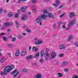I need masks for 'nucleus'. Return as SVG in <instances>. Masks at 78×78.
<instances>
[{"label": "nucleus", "instance_id": "obj_1", "mask_svg": "<svg viewBox=\"0 0 78 78\" xmlns=\"http://www.w3.org/2000/svg\"><path fill=\"white\" fill-rule=\"evenodd\" d=\"M73 23L74 24H75V23H76V22L75 21V19H74L73 21H70L69 22V24L67 25L68 27H71L72 26V25H73Z\"/></svg>", "mask_w": 78, "mask_h": 78}, {"label": "nucleus", "instance_id": "obj_2", "mask_svg": "<svg viewBox=\"0 0 78 78\" xmlns=\"http://www.w3.org/2000/svg\"><path fill=\"white\" fill-rule=\"evenodd\" d=\"M27 7L26 6H24L22 7H21V9L20 10H19L18 11V12L19 13L21 11H22V12H23V11H26V10L27 9Z\"/></svg>", "mask_w": 78, "mask_h": 78}, {"label": "nucleus", "instance_id": "obj_3", "mask_svg": "<svg viewBox=\"0 0 78 78\" xmlns=\"http://www.w3.org/2000/svg\"><path fill=\"white\" fill-rule=\"evenodd\" d=\"M14 68V66L12 65L10 66H9V68L7 70L8 72H11V71L13 69V68Z\"/></svg>", "mask_w": 78, "mask_h": 78}, {"label": "nucleus", "instance_id": "obj_4", "mask_svg": "<svg viewBox=\"0 0 78 78\" xmlns=\"http://www.w3.org/2000/svg\"><path fill=\"white\" fill-rule=\"evenodd\" d=\"M68 14L69 15V17L70 18H72V17H74V16L75 15V12H69Z\"/></svg>", "mask_w": 78, "mask_h": 78}, {"label": "nucleus", "instance_id": "obj_5", "mask_svg": "<svg viewBox=\"0 0 78 78\" xmlns=\"http://www.w3.org/2000/svg\"><path fill=\"white\" fill-rule=\"evenodd\" d=\"M47 16L46 15H45L44 14H41V16H39L40 18H41L43 20H45L46 19V18L47 17Z\"/></svg>", "mask_w": 78, "mask_h": 78}, {"label": "nucleus", "instance_id": "obj_6", "mask_svg": "<svg viewBox=\"0 0 78 78\" xmlns=\"http://www.w3.org/2000/svg\"><path fill=\"white\" fill-rule=\"evenodd\" d=\"M28 19V17L25 15H23V17L21 18V20H25Z\"/></svg>", "mask_w": 78, "mask_h": 78}, {"label": "nucleus", "instance_id": "obj_7", "mask_svg": "<svg viewBox=\"0 0 78 78\" xmlns=\"http://www.w3.org/2000/svg\"><path fill=\"white\" fill-rule=\"evenodd\" d=\"M47 16V17H51V18H54L55 16L54 15H53V14L51 13H48V15H46Z\"/></svg>", "mask_w": 78, "mask_h": 78}, {"label": "nucleus", "instance_id": "obj_8", "mask_svg": "<svg viewBox=\"0 0 78 78\" xmlns=\"http://www.w3.org/2000/svg\"><path fill=\"white\" fill-rule=\"evenodd\" d=\"M35 78H42V75L41 74H37L35 76Z\"/></svg>", "mask_w": 78, "mask_h": 78}, {"label": "nucleus", "instance_id": "obj_9", "mask_svg": "<svg viewBox=\"0 0 78 78\" xmlns=\"http://www.w3.org/2000/svg\"><path fill=\"white\" fill-rule=\"evenodd\" d=\"M8 67H9V66H5V68L3 70L4 72H5V73H10V72H8Z\"/></svg>", "mask_w": 78, "mask_h": 78}, {"label": "nucleus", "instance_id": "obj_10", "mask_svg": "<svg viewBox=\"0 0 78 78\" xmlns=\"http://www.w3.org/2000/svg\"><path fill=\"white\" fill-rule=\"evenodd\" d=\"M20 55L21 56H23L27 55V52H25L24 51H22L20 53Z\"/></svg>", "mask_w": 78, "mask_h": 78}, {"label": "nucleus", "instance_id": "obj_11", "mask_svg": "<svg viewBox=\"0 0 78 78\" xmlns=\"http://www.w3.org/2000/svg\"><path fill=\"white\" fill-rule=\"evenodd\" d=\"M56 56V54L54 52H52V58L54 59L55 57Z\"/></svg>", "mask_w": 78, "mask_h": 78}, {"label": "nucleus", "instance_id": "obj_12", "mask_svg": "<svg viewBox=\"0 0 78 78\" xmlns=\"http://www.w3.org/2000/svg\"><path fill=\"white\" fill-rule=\"evenodd\" d=\"M42 43V40H40L37 41L35 42V44L36 45H38L39 44H41Z\"/></svg>", "mask_w": 78, "mask_h": 78}, {"label": "nucleus", "instance_id": "obj_13", "mask_svg": "<svg viewBox=\"0 0 78 78\" xmlns=\"http://www.w3.org/2000/svg\"><path fill=\"white\" fill-rule=\"evenodd\" d=\"M35 21L36 22H38V23H39L40 22H42V20L41 18H38L35 20Z\"/></svg>", "mask_w": 78, "mask_h": 78}, {"label": "nucleus", "instance_id": "obj_14", "mask_svg": "<svg viewBox=\"0 0 78 78\" xmlns=\"http://www.w3.org/2000/svg\"><path fill=\"white\" fill-rule=\"evenodd\" d=\"M21 71V72H28V70L27 69L22 68Z\"/></svg>", "mask_w": 78, "mask_h": 78}, {"label": "nucleus", "instance_id": "obj_15", "mask_svg": "<svg viewBox=\"0 0 78 78\" xmlns=\"http://www.w3.org/2000/svg\"><path fill=\"white\" fill-rule=\"evenodd\" d=\"M33 56L32 55H29L27 57H26V59H27V60H29V59H32V58H33Z\"/></svg>", "mask_w": 78, "mask_h": 78}, {"label": "nucleus", "instance_id": "obj_16", "mask_svg": "<svg viewBox=\"0 0 78 78\" xmlns=\"http://www.w3.org/2000/svg\"><path fill=\"white\" fill-rule=\"evenodd\" d=\"M73 37L72 35H70V36H69L68 38V42H70V40H72V39H73Z\"/></svg>", "mask_w": 78, "mask_h": 78}, {"label": "nucleus", "instance_id": "obj_17", "mask_svg": "<svg viewBox=\"0 0 78 78\" xmlns=\"http://www.w3.org/2000/svg\"><path fill=\"white\" fill-rule=\"evenodd\" d=\"M1 62H3L6 61V58L5 57H3L2 58L0 59Z\"/></svg>", "mask_w": 78, "mask_h": 78}, {"label": "nucleus", "instance_id": "obj_18", "mask_svg": "<svg viewBox=\"0 0 78 78\" xmlns=\"http://www.w3.org/2000/svg\"><path fill=\"white\" fill-rule=\"evenodd\" d=\"M6 73H5V72L4 73V72H2L1 73V75H8V74Z\"/></svg>", "mask_w": 78, "mask_h": 78}, {"label": "nucleus", "instance_id": "obj_19", "mask_svg": "<svg viewBox=\"0 0 78 78\" xmlns=\"http://www.w3.org/2000/svg\"><path fill=\"white\" fill-rule=\"evenodd\" d=\"M39 61L40 62H41V64H44V63L45 62V61H44V58H41L40 59Z\"/></svg>", "mask_w": 78, "mask_h": 78}, {"label": "nucleus", "instance_id": "obj_20", "mask_svg": "<svg viewBox=\"0 0 78 78\" xmlns=\"http://www.w3.org/2000/svg\"><path fill=\"white\" fill-rule=\"evenodd\" d=\"M60 49H64L65 48V47L64 46V44L60 45L59 46Z\"/></svg>", "mask_w": 78, "mask_h": 78}, {"label": "nucleus", "instance_id": "obj_21", "mask_svg": "<svg viewBox=\"0 0 78 78\" xmlns=\"http://www.w3.org/2000/svg\"><path fill=\"white\" fill-rule=\"evenodd\" d=\"M67 62L64 61L62 63V66H66L67 64Z\"/></svg>", "mask_w": 78, "mask_h": 78}, {"label": "nucleus", "instance_id": "obj_22", "mask_svg": "<svg viewBox=\"0 0 78 78\" xmlns=\"http://www.w3.org/2000/svg\"><path fill=\"white\" fill-rule=\"evenodd\" d=\"M39 52H38L34 56V58H38V57H39Z\"/></svg>", "mask_w": 78, "mask_h": 78}, {"label": "nucleus", "instance_id": "obj_23", "mask_svg": "<svg viewBox=\"0 0 78 78\" xmlns=\"http://www.w3.org/2000/svg\"><path fill=\"white\" fill-rule=\"evenodd\" d=\"M19 53H20L19 50H18V51H16L15 53L16 56H19Z\"/></svg>", "mask_w": 78, "mask_h": 78}, {"label": "nucleus", "instance_id": "obj_24", "mask_svg": "<svg viewBox=\"0 0 78 78\" xmlns=\"http://www.w3.org/2000/svg\"><path fill=\"white\" fill-rule=\"evenodd\" d=\"M15 23L16 24V27L18 28V27H20V24H19V23L17 21L15 22Z\"/></svg>", "mask_w": 78, "mask_h": 78}, {"label": "nucleus", "instance_id": "obj_25", "mask_svg": "<svg viewBox=\"0 0 78 78\" xmlns=\"http://www.w3.org/2000/svg\"><path fill=\"white\" fill-rule=\"evenodd\" d=\"M10 24V23H9V22H7L5 23L4 24L5 25H6V27H8L9 26Z\"/></svg>", "mask_w": 78, "mask_h": 78}, {"label": "nucleus", "instance_id": "obj_26", "mask_svg": "<svg viewBox=\"0 0 78 78\" xmlns=\"http://www.w3.org/2000/svg\"><path fill=\"white\" fill-rule=\"evenodd\" d=\"M57 24H58L59 25V29H61V27H60V26L62 24V22H59L57 23Z\"/></svg>", "mask_w": 78, "mask_h": 78}, {"label": "nucleus", "instance_id": "obj_27", "mask_svg": "<svg viewBox=\"0 0 78 78\" xmlns=\"http://www.w3.org/2000/svg\"><path fill=\"white\" fill-rule=\"evenodd\" d=\"M44 54V51H41V57H43Z\"/></svg>", "mask_w": 78, "mask_h": 78}, {"label": "nucleus", "instance_id": "obj_28", "mask_svg": "<svg viewBox=\"0 0 78 78\" xmlns=\"http://www.w3.org/2000/svg\"><path fill=\"white\" fill-rule=\"evenodd\" d=\"M48 11L47 9H44L43 10V12L44 14H48Z\"/></svg>", "mask_w": 78, "mask_h": 78}, {"label": "nucleus", "instance_id": "obj_29", "mask_svg": "<svg viewBox=\"0 0 78 78\" xmlns=\"http://www.w3.org/2000/svg\"><path fill=\"white\" fill-rule=\"evenodd\" d=\"M14 17H15V18H17V17H19V14L15 13L14 14Z\"/></svg>", "mask_w": 78, "mask_h": 78}, {"label": "nucleus", "instance_id": "obj_30", "mask_svg": "<svg viewBox=\"0 0 78 78\" xmlns=\"http://www.w3.org/2000/svg\"><path fill=\"white\" fill-rule=\"evenodd\" d=\"M8 16L9 17H11L12 16V14H11V12H9L8 14Z\"/></svg>", "mask_w": 78, "mask_h": 78}, {"label": "nucleus", "instance_id": "obj_31", "mask_svg": "<svg viewBox=\"0 0 78 78\" xmlns=\"http://www.w3.org/2000/svg\"><path fill=\"white\" fill-rule=\"evenodd\" d=\"M57 74L59 75L58 77H61V76H62L63 74L62 73H57Z\"/></svg>", "mask_w": 78, "mask_h": 78}, {"label": "nucleus", "instance_id": "obj_32", "mask_svg": "<svg viewBox=\"0 0 78 78\" xmlns=\"http://www.w3.org/2000/svg\"><path fill=\"white\" fill-rule=\"evenodd\" d=\"M49 55H46V56H44V58L46 60H47L48 59V58H49Z\"/></svg>", "mask_w": 78, "mask_h": 78}, {"label": "nucleus", "instance_id": "obj_33", "mask_svg": "<svg viewBox=\"0 0 78 78\" xmlns=\"http://www.w3.org/2000/svg\"><path fill=\"white\" fill-rule=\"evenodd\" d=\"M3 40L4 41H7V38H6V37H3Z\"/></svg>", "mask_w": 78, "mask_h": 78}, {"label": "nucleus", "instance_id": "obj_34", "mask_svg": "<svg viewBox=\"0 0 78 78\" xmlns=\"http://www.w3.org/2000/svg\"><path fill=\"white\" fill-rule=\"evenodd\" d=\"M26 31H27V32H28V33H31V30L29 29H26Z\"/></svg>", "mask_w": 78, "mask_h": 78}, {"label": "nucleus", "instance_id": "obj_35", "mask_svg": "<svg viewBox=\"0 0 78 78\" xmlns=\"http://www.w3.org/2000/svg\"><path fill=\"white\" fill-rule=\"evenodd\" d=\"M15 41H16V38L15 37H13L12 40V42H14Z\"/></svg>", "mask_w": 78, "mask_h": 78}, {"label": "nucleus", "instance_id": "obj_36", "mask_svg": "<svg viewBox=\"0 0 78 78\" xmlns=\"http://www.w3.org/2000/svg\"><path fill=\"white\" fill-rule=\"evenodd\" d=\"M46 56H50V54L48 52H46L45 53Z\"/></svg>", "mask_w": 78, "mask_h": 78}, {"label": "nucleus", "instance_id": "obj_37", "mask_svg": "<svg viewBox=\"0 0 78 78\" xmlns=\"http://www.w3.org/2000/svg\"><path fill=\"white\" fill-rule=\"evenodd\" d=\"M64 55V54H61L59 55V57H62V56H63Z\"/></svg>", "mask_w": 78, "mask_h": 78}, {"label": "nucleus", "instance_id": "obj_38", "mask_svg": "<svg viewBox=\"0 0 78 78\" xmlns=\"http://www.w3.org/2000/svg\"><path fill=\"white\" fill-rule=\"evenodd\" d=\"M56 4H57V5H58V4H59V0H56Z\"/></svg>", "mask_w": 78, "mask_h": 78}, {"label": "nucleus", "instance_id": "obj_39", "mask_svg": "<svg viewBox=\"0 0 78 78\" xmlns=\"http://www.w3.org/2000/svg\"><path fill=\"white\" fill-rule=\"evenodd\" d=\"M15 73V72L13 71L11 73V75H14V73Z\"/></svg>", "mask_w": 78, "mask_h": 78}, {"label": "nucleus", "instance_id": "obj_40", "mask_svg": "<svg viewBox=\"0 0 78 78\" xmlns=\"http://www.w3.org/2000/svg\"><path fill=\"white\" fill-rule=\"evenodd\" d=\"M73 78H78V76L74 75L73 77Z\"/></svg>", "mask_w": 78, "mask_h": 78}, {"label": "nucleus", "instance_id": "obj_41", "mask_svg": "<svg viewBox=\"0 0 78 78\" xmlns=\"http://www.w3.org/2000/svg\"><path fill=\"white\" fill-rule=\"evenodd\" d=\"M74 45H75L76 46V47H78V43H77V42L75 43Z\"/></svg>", "mask_w": 78, "mask_h": 78}, {"label": "nucleus", "instance_id": "obj_42", "mask_svg": "<svg viewBox=\"0 0 78 78\" xmlns=\"http://www.w3.org/2000/svg\"><path fill=\"white\" fill-rule=\"evenodd\" d=\"M65 15V14L64 13L62 14V15L60 16V18L61 17H63V16H64Z\"/></svg>", "mask_w": 78, "mask_h": 78}, {"label": "nucleus", "instance_id": "obj_43", "mask_svg": "<svg viewBox=\"0 0 78 78\" xmlns=\"http://www.w3.org/2000/svg\"><path fill=\"white\" fill-rule=\"evenodd\" d=\"M32 10L33 11V12H36V9H32Z\"/></svg>", "mask_w": 78, "mask_h": 78}, {"label": "nucleus", "instance_id": "obj_44", "mask_svg": "<svg viewBox=\"0 0 78 78\" xmlns=\"http://www.w3.org/2000/svg\"><path fill=\"white\" fill-rule=\"evenodd\" d=\"M38 51V48H36L35 49V52H36V51Z\"/></svg>", "mask_w": 78, "mask_h": 78}, {"label": "nucleus", "instance_id": "obj_45", "mask_svg": "<svg viewBox=\"0 0 78 78\" xmlns=\"http://www.w3.org/2000/svg\"><path fill=\"white\" fill-rule=\"evenodd\" d=\"M7 55H8V56H9V57H10L11 56V53H7Z\"/></svg>", "mask_w": 78, "mask_h": 78}, {"label": "nucleus", "instance_id": "obj_46", "mask_svg": "<svg viewBox=\"0 0 78 78\" xmlns=\"http://www.w3.org/2000/svg\"><path fill=\"white\" fill-rule=\"evenodd\" d=\"M53 6H55V7H58V5L56 4H54L53 5Z\"/></svg>", "mask_w": 78, "mask_h": 78}, {"label": "nucleus", "instance_id": "obj_47", "mask_svg": "<svg viewBox=\"0 0 78 78\" xmlns=\"http://www.w3.org/2000/svg\"><path fill=\"white\" fill-rule=\"evenodd\" d=\"M8 38H11V37H12V35H9L8 36Z\"/></svg>", "mask_w": 78, "mask_h": 78}, {"label": "nucleus", "instance_id": "obj_48", "mask_svg": "<svg viewBox=\"0 0 78 78\" xmlns=\"http://www.w3.org/2000/svg\"><path fill=\"white\" fill-rule=\"evenodd\" d=\"M22 37L20 35H19L18 36V38H19V39H22Z\"/></svg>", "mask_w": 78, "mask_h": 78}, {"label": "nucleus", "instance_id": "obj_49", "mask_svg": "<svg viewBox=\"0 0 78 78\" xmlns=\"http://www.w3.org/2000/svg\"><path fill=\"white\" fill-rule=\"evenodd\" d=\"M36 2V0H34L32 1V2L33 3H35Z\"/></svg>", "mask_w": 78, "mask_h": 78}, {"label": "nucleus", "instance_id": "obj_50", "mask_svg": "<svg viewBox=\"0 0 78 78\" xmlns=\"http://www.w3.org/2000/svg\"><path fill=\"white\" fill-rule=\"evenodd\" d=\"M68 27L66 29V30H69V29L70 28V27L71 26H68Z\"/></svg>", "mask_w": 78, "mask_h": 78}, {"label": "nucleus", "instance_id": "obj_51", "mask_svg": "<svg viewBox=\"0 0 78 78\" xmlns=\"http://www.w3.org/2000/svg\"><path fill=\"white\" fill-rule=\"evenodd\" d=\"M17 70H18V69H16L14 71L16 73V72H17Z\"/></svg>", "mask_w": 78, "mask_h": 78}, {"label": "nucleus", "instance_id": "obj_52", "mask_svg": "<svg viewBox=\"0 0 78 78\" xmlns=\"http://www.w3.org/2000/svg\"><path fill=\"white\" fill-rule=\"evenodd\" d=\"M1 29L2 30H4L5 29V27H2V28H1Z\"/></svg>", "mask_w": 78, "mask_h": 78}, {"label": "nucleus", "instance_id": "obj_53", "mask_svg": "<svg viewBox=\"0 0 78 78\" xmlns=\"http://www.w3.org/2000/svg\"><path fill=\"white\" fill-rule=\"evenodd\" d=\"M37 65V62H36L35 63H33V64H32V65L33 66H34L35 65Z\"/></svg>", "mask_w": 78, "mask_h": 78}, {"label": "nucleus", "instance_id": "obj_54", "mask_svg": "<svg viewBox=\"0 0 78 78\" xmlns=\"http://www.w3.org/2000/svg\"><path fill=\"white\" fill-rule=\"evenodd\" d=\"M36 48V46H34L33 47V48H32V50L33 51V50L35 49Z\"/></svg>", "mask_w": 78, "mask_h": 78}, {"label": "nucleus", "instance_id": "obj_55", "mask_svg": "<svg viewBox=\"0 0 78 78\" xmlns=\"http://www.w3.org/2000/svg\"><path fill=\"white\" fill-rule=\"evenodd\" d=\"M3 34H5V33L2 32L1 33V34H0V36H2V35H3Z\"/></svg>", "mask_w": 78, "mask_h": 78}, {"label": "nucleus", "instance_id": "obj_56", "mask_svg": "<svg viewBox=\"0 0 78 78\" xmlns=\"http://www.w3.org/2000/svg\"><path fill=\"white\" fill-rule=\"evenodd\" d=\"M17 74H16L15 75H14V76H13V78H16V76H17Z\"/></svg>", "mask_w": 78, "mask_h": 78}, {"label": "nucleus", "instance_id": "obj_57", "mask_svg": "<svg viewBox=\"0 0 78 78\" xmlns=\"http://www.w3.org/2000/svg\"><path fill=\"white\" fill-rule=\"evenodd\" d=\"M8 46H9V47H10V46H12V44H8Z\"/></svg>", "mask_w": 78, "mask_h": 78}, {"label": "nucleus", "instance_id": "obj_58", "mask_svg": "<svg viewBox=\"0 0 78 78\" xmlns=\"http://www.w3.org/2000/svg\"><path fill=\"white\" fill-rule=\"evenodd\" d=\"M63 6V5H62L61 6H60L59 7V9H60V8H62V7Z\"/></svg>", "mask_w": 78, "mask_h": 78}, {"label": "nucleus", "instance_id": "obj_59", "mask_svg": "<svg viewBox=\"0 0 78 78\" xmlns=\"http://www.w3.org/2000/svg\"><path fill=\"white\" fill-rule=\"evenodd\" d=\"M2 9H0V13H1V12H2Z\"/></svg>", "mask_w": 78, "mask_h": 78}, {"label": "nucleus", "instance_id": "obj_60", "mask_svg": "<svg viewBox=\"0 0 78 78\" xmlns=\"http://www.w3.org/2000/svg\"><path fill=\"white\" fill-rule=\"evenodd\" d=\"M23 36H26L27 34L26 33H23Z\"/></svg>", "mask_w": 78, "mask_h": 78}, {"label": "nucleus", "instance_id": "obj_61", "mask_svg": "<svg viewBox=\"0 0 78 78\" xmlns=\"http://www.w3.org/2000/svg\"><path fill=\"white\" fill-rule=\"evenodd\" d=\"M65 70L66 71V72H68V70L67 69V68H66L65 69Z\"/></svg>", "mask_w": 78, "mask_h": 78}, {"label": "nucleus", "instance_id": "obj_62", "mask_svg": "<svg viewBox=\"0 0 78 78\" xmlns=\"http://www.w3.org/2000/svg\"><path fill=\"white\" fill-rule=\"evenodd\" d=\"M4 12L5 13H7V12L5 10H4Z\"/></svg>", "mask_w": 78, "mask_h": 78}, {"label": "nucleus", "instance_id": "obj_63", "mask_svg": "<svg viewBox=\"0 0 78 78\" xmlns=\"http://www.w3.org/2000/svg\"><path fill=\"white\" fill-rule=\"evenodd\" d=\"M7 31H8V32H10V29H8Z\"/></svg>", "mask_w": 78, "mask_h": 78}, {"label": "nucleus", "instance_id": "obj_64", "mask_svg": "<svg viewBox=\"0 0 78 78\" xmlns=\"http://www.w3.org/2000/svg\"><path fill=\"white\" fill-rule=\"evenodd\" d=\"M20 75H19L17 77V78H20L21 77Z\"/></svg>", "mask_w": 78, "mask_h": 78}]
</instances>
